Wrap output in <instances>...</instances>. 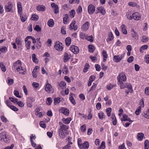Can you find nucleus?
<instances>
[{
  "mask_svg": "<svg viewBox=\"0 0 149 149\" xmlns=\"http://www.w3.org/2000/svg\"><path fill=\"white\" fill-rule=\"evenodd\" d=\"M118 84L121 89L124 88L125 86H123L124 82H125L127 80L126 76L125 74L123 73H120L117 77Z\"/></svg>",
  "mask_w": 149,
  "mask_h": 149,
  "instance_id": "f257e3e1",
  "label": "nucleus"
},
{
  "mask_svg": "<svg viewBox=\"0 0 149 149\" xmlns=\"http://www.w3.org/2000/svg\"><path fill=\"white\" fill-rule=\"evenodd\" d=\"M59 124L60 125L58 129V132L59 136L61 138H64L65 137V132L68 129V126L63 124L61 122H59Z\"/></svg>",
  "mask_w": 149,
  "mask_h": 149,
  "instance_id": "f03ea898",
  "label": "nucleus"
},
{
  "mask_svg": "<svg viewBox=\"0 0 149 149\" xmlns=\"http://www.w3.org/2000/svg\"><path fill=\"white\" fill-rule=\"evenodd\" d=\"M21 65L22 63L21 61L20 60H18L14 63L12 68L13 69H14L15 70H16L17 72H19V74L21 73L20 72L21 70L23 71L24 72H22V73L23 74H24V70H25V69L22 67Z\"/></svg>",
  "mask_w": 149,
  "mask_h": 149,
  "instance_id": "7ed1b4c3",
  "label": "nucleus"
},
{
  "mask_svg": "<svg viewBox=\"0 0 149 149\" xmlns=\"http://www.w3.org/2000/svg\"><path fill=\"white\" fill-rule=\"evenodd\" d=\"M31 40L34 44L36 42L35 38L31 36H28L25 39V45L27 49H29L31 47Z\"/></svg>",
  "mask_w": 149,
  "mask_h": 149,
  "instance_id": "20e7f679",
  "label": "nucleus"
},
{
  "mask_svg": "<svg viewBox=\"0 0 149 149\" xmlns=\"http://www.w3.org/2000/svg\"><path fill=\"white\" fill-rule=\"evenodd\" d=\"M13 7V3L11 2H9L4 6V9L6 12H9L12 10Z\"/></svg>",
  "mask_w": 149,
  "mask_h": 149,
  "instance_id": "39448f33",
  "label": "nucleus"
},
{
  "mask_svg": "<svg viewBox=\"0 0 149 149\" xmlns=\"http://www.w3.org/2000/svg\"><path fill=\"white\" fill-rule=\"evenodd\" d=\"M54 48L57 50L61 51L63 49V45L59 41H56L55 43Z\"/></svg>",
  "mask_w": 149,
  "mask_h": 149,
  "instance_id": "423d86ee",
  "label": "nucleus"
},
{
  "mask_svg": "<svg viewBox=\"0 0 149 149\" xmlns=\"http://www.w3.org/2000/svg\"><path fill=\"white\" fill-rule=\"evenodd\" d=\"M70 50L74 54H77L79 51V48L73 45H72L70 46Z\"/></svg>",
  "mask_w": 149,
  "mask_h": 149,
  "instance_id": "0eeeda50",
  "label": "nucleus"
},
{
  "mask_svg": "<svg viewBox=\"0 0 149 149\" xmlns=\"http://www.w3.org/2000/svg\"><path fill=\"white\" fill-rule=\"evenodd\" d=\"M131 35L133 40H137L138 39V34L134 31V29H132L131 30Z\"/></svg>",
  "mask_w": 149,
  "mask_h": 149,
  "instance_id": "6e6552de",
  "label": "nucleus"
},
{
  "mask_svg": "<svg viewBox=\"0 0 149 149\" xmlns=\"http://www.w3.org/2000/svg\"><path fill=\"white\" fill-rule=\"evenodd\" d=\"M34 101V98L32 97H28L26 101L27 106L30 107H31L32 106V103Z\"/></svg>",
  "mask_w": 149,
  "mask_h": 149,
  "instance_id": "1a4fd4ad",
  "label": "nucleus"
},
{
  "mask_svg": "<svg viewBox=\"0 0 149 149\" xmlns=\"http://www.w3.org/2000/svg\"><path fill=\"white\" fill-rule=\"evenodd\" d=\"M95 10V8L94 6L92 4L89 5L88 7V13L90 14H93Z\"/></svg>",
  "mask_w": 149,
  "mask_h": 149,
  "instance_id": "9d476101",
  "label": "nucleus"
},
{
  "mask_svg": "<svg viewBox=\"0 0 149 149\" xmlns=\"http://www.w3.org/2000/svg\"><path fill=\"white\" fill-rule=\"evenodd\" d=\"M123 57V56L121 54L117 55H115L113 57V60L115 62H119Z\"/></svg>",
  "mask_w": 149,
  "mask_h": 149,
  "instance_id": "9b49d317",
  "label": "nucleus"
},
{
  "mask_svg": "<svg viewBox=\"0 0 149 149\" xmlns=\"http://www.w3.org/2000/svg\"><path fill=\"white\" fill-rule=\"evenodd\" d=\"M123 86H125L124 88H127L129 91L130 93H132L133 92V90L132 88L131 84L130 83H126L125 84H123Z\"/></svg>",
  "mask_w": 149,
  "mask_h": 149,
  "instance_id": "f8f14e48",
  "label": "nucleus"
},
{
  "mask_svg": "<svg viewBox=\"0 0 149 149\" xmlns=\"http://www.w3.org/2000/svg\"><path fill=\"white\" fill-rule=\"evenodd\" d=\"M45 90L48 93H50L52 89V87L51 84L48 83V81L45 86Z\"/></svg>",
  "mask_w": 149,
  "mask_h": 149,
  "instance_id": "ddd939ff",
  "label": "nucleus"
},
{
  "mask_svg": "<svg viewBox=\"0 0 149 149\" xmlns=\"http://www.w3.org/2000/svg\"><path fill=\"white\" fill-rule=\"evenodd\" d=\"M60 112L63 113L65 115L68 116L69 113V110L67 108H61L59 110Z\"/></svg>",
  "mask_w": 149,
  "mask_h": 149,
  "instance_id": "4468645a",
  "label": "nucleus"
},
{
  "mask_svg": "<svg viewBox=\"0 0 149 149\" xmlns=\"http://www.w3.org/2000/svg\"><path fill=\"white\" fill-rule=\"evenodd\" d=\"M133 19L136 20H140L141 18V14L138 12H135L132 14Z\"/></svg>",
  "mask_w": 149,
  "mask_h": 149,
  "instance_id": "2eb2a0df",
  "label": "nucleus"
},
{
  "mask_svg": "<svg viewBox=\"0 0 149 149\" xmlns=\"http://www.w3.org/2000/svg\"><path fill=\"white\" fill-rule=\"evenodd\" d=\"M51 6L54 9V12L55 14H57L59 12V10L58 5L54 3L51 4Z\"/></svg>",
  "mask_w": 149,
  "mask_h": 149,
  "instance_id": "dca6fc26",
  "label": "nucleus"
},
{
  "mask_svg": "<svg viewBox=\"0 0 149 149\" xmlns=\"http://www.w3.org/2000/svg\"><path fill=\"white\" fill-rule=\"evenodd\" d=\"M89 24L88 22L86 21L82 26L81 28L83 31H86L89 28Z\"/></svg>",
  "mask_w": 149,
  "mask_h": 149,
  "instance_id": "f3484780",
  "label": "nucleus"
},
{
  "mask_svg": "<svg viewBox=\"0 0 149 149\" xmlns=\"http://www.w3.org/2000/svg\"><path fill=\"white\" fill-rule=\"evenodd\" d=\"M76 22L74 21H72L70 25L69 28L70 30L73 29L74 31L76 30L78 28L77 25H75Z\"/></svg>",
  "mask_w": 149,
  "mask_h": 149,
  "instance_id": "a211bd4d",
  "label": "nucleus"
},
{
  "mask_svg": "<svg viewBox=\"0 0 149 149\" xmlns=\"http://www.w3.org/2000/svg\"><path fill=\"white\" fill-rule=\"evenodd\" d=\"M89 147V144L88 142L85 141L83 143H82L79 148L80 149H88Z\"/></svg>",
  "mask_w": 149,
  "mask_h": 149,
  "instance_id": "6ab92c4d",
  "label": "nucleus"
},
{
  "mask_svg": "<svg viewBox=\"0 0 149 149\" xmlns=\"http://www.w3.org/2000/svg\"><path fill=\"white\" fill-rule=\"evenodd\" d=\"M120 28L123 33L125 35H127V32L126 26L125 24H122Z\"/></svg>",
  "mask_w": 149,
  "mask_h": 149,
  "instance_id": "aec40b11",
  "label": "nucleus"
},
{
  "mask_svg": "<svg viewBox=\"0 0 149 149\" xmlns=\"http://www.w3.org/2000/svg\"><path fill=\"white\" fill-rule=\"evenodd\" d=\"M71 120L72 119L70 117H68L67 118H63L62 120L63 123L66 125L69 124Z\"/></svg>",
  "mask_w": 149,
  "mask_h": 149,
  "instance_id": "412c9836",
  "label": "nucleus"
},
{
  "mask_svg": "<svg viewBox=\"0 0 149 149\" xmlns=\"http://www.w3.org/2000/svg\"><path fill=\"white\" fill-rule=\"evenodd\" d=\"M58 86L59 88L62 89L65 88L66 85L65 82L62 81L59 84Z\"/></svg>",
  "mask_w": 149,
  "mask_h": 149,
  "instance_id": "4be33fe9",
  "label": "nucleus"
},
{
  "mask_svg": "<svg viewBox=\"0 0 149 149\" xmlns=\"http://www.w3.org/2000/svg\"><path fill=\"white\" fill-rule=\"evenodd\" d=\"M19 15L21 20L22 22H24L27 19V17L26 15L22 13Z\"/></svg>",
  "mask_w": 149,
  "mask_h": 149,
  "instance_id": "5701e85b",
  "label": "nucleus"
},
{
  "mask_svg": "<svg viewBox=\"0 0 149 149\" xmlns=\"http://www.w3.org/2000/svg\"><path fill=\"white\" fill-rule=\"evenodd\" d=\"M113 39V36L111 32H109V33L108 37L106 41L107 42L112 41Z\"/></svg>",
  "mask_w": 149,
  "mask_h": 149,
  "instance_id": "b1692460",
  "label": "nucleus"
},
{
  "mask_svg": "<svg viewBox=\"0 0 149 149\" xmlns=\"http://www.w3.org/2000/svg\"><path fill=\"white\" fill-rule=\"evenodd\" d=\"M102 55L103 57V62H105L106 61L108 57L106 51L104 50H103L102 52Z\"/></svg>",
  "mask_w": 149,
  "mask_h": 149,
  "instance_id": "393cba45",
  "label": "nucleus"
},
{
  "mask_svg": "<svg viewBox=\"0 0 149 149\" xmlns=\"http://www.w3.org/2000/svg\"><path fill=\"white\" fill-rule=\"evenodd\" d=\"M97 9L103 15H104L106 13V11L104 8L102 6L97 8Z\"/></svg>",
  "mask_w": 149,
  "mask_h": 149,
  "instance_id": "a878e982",
  "label": "nucleus"
},
{
  "mask_svg": "<svg viewBox=\"0 0 149 149\" xmlns=\"http://www.w3.org/2000/svg\"><path fill=\"white\" fill-rule=\"evenodd\" d=\"M121 120L122 121L123 120L122 119ZM123 120L124 121H127L131 123H132L133 122V121L131 120L130 118H128V116L126 115H124L123 116Z\"/></svg>",
  "mask_w": 149,
  "mask_h": 149,
  "instance_id": "bb28decb",
  "label": "nucleus"
},
{
  "mask_svg": "<svg viewBox=\"0 0 149 149\" xmlns=\"http://www.w3.org/2000/svg\"><path fill=\"white\" fill-rule=\"evenodd\" d=\"M144 137V134L142 133H139L137 134V138L139 141L143 140Z\"/></svg>",
  "mask_w": 149,
  "mask_h": 149,
  "instance_id": "cd10ccee",
  "label": "nucleus"
},
{
  "mask_svg": "<svg viewBox=\"0 0 149 149\" xmlns=\"http://www.w3.org/2000/svg\"><path fill=\"white\" fill-rule=\"evenodd\" d=\"M6 133V132L3 131L0 134V139H1V140H3L6 137V136H7Z\"/></svg>",
  "mask_w": 149,
  "mask_h": 149,
  "instance_id": "c85d7f7f",
  "label": "nucleus"
},
{
  "mask_svg": "<svg viewBox=\"0 0 149 149\" xmlns=\"http://www.w3.org/2000/svg\"><path fill=\"white\" fill-rule=\"evenodd\" d=\"M7 51V48L6 47L3 46L0 48V54L1 53H5Z\"/></svg>",
  "mask_w": 149,
  "mask_h": 149,
  "instance_id": "c756f323",
  "label": "nucleus"
},
{
  "mask_svg": "<svg viewBox=\"0 0 149 149\" xmlns=\"http://www.w3.org/2000/svg\"><path fill=\"white\" fill-rule=\"evenodd\" d=\"M71 39L70 37H67L65 39V42L66 45L69 46L71 44Z\"/></svg>",
  "mask_w": 149,
  "mask_h": 149,
  "instance_id": "7c9ffc66",
  "label": "nucleus"
},
{
  "mask_svg": "<svg viewBox=\"0 0 149 149\" xmlns=\"http://www.w3.org/2000/svg\"><path fill=\"white\" fill-rule=\"evenodd\" d=\"M143 116L145 118L149 119V109H148L147 111L143 113Z\"/></svg>",
  "mask_w": 149,
  "mask_h": 149,
  "instance_id": "2f4dec72",
  "label": "nucleus"
},
{
  "mask_svg": "<svg viewBox=\"0 0 149 149\" xmlns=\"http://www.w3.org/2000/svg\"><path fill=\"white\" fill-rule=\"evenodd\" d=\"M36 9L39 11H44L45 10V8L44 6L39 5L37 7Z\"/></svg>",
  "mask_w": 149,
  "mask_h": 149,
  "instance_id": "473e14b6",
  "label": "nucleus"
},
{
  "mask_svg": "<svg viewBox=\"0 0 149 149\" xmlns=\"http://www.w3.org/2000/svg\"><path fill=\"white\" fill-rule=\"evenodd\" d=\"M63 73L67 74L69 72L68 68L65 66H64L62 69Z\"/></svg>",
  "mask_w": 149,
  "mask_h": 149,
  "instance_id": "72a5a7b5",
  "label": "nucleus"
},
{
  "mask_svg": "<svg viewBox=\"0 0 149 149\" xmlns=\"http://www.w3.org/2000/svg\"><path fill=\"white\" fill-rule=\"evenodd\" d=\"M98 116L99 118L101 120L104 119L105 118V115H104V113L102 111H101L98 114Z\"/></svg>",
  "mask_w": 149,
  "mask_h": 149,
  "instance_id": "f704fd0d",
  "label": "nucleus"
},
{
  "mask_svg": "<svg viewBox=\"0 0 149 149\" xmlns=\"http://www.w3.org/2000/svg\"><path fill=\"white\" fill-rule=\"evenodd\" d=\"M148 46L147 45H144L142 46L140 48V52L141 53L143 52V50L146 49L148 48Z\"/></svg>",
  "mask_w": 149,
  "mask_h": 149,
  "instance_id": "c9c22d12",
  "label": "nucleus"
},
{
  "mask_svg": "<svg viewBox=\"0 0 149 149\" xmlns=\"http://www.w3.org/2000/svg\"><path fill=\"white\" fill-rule=\"evenodd\" d=\"M69 58L70 57L68 54L67 53H65L63 58L64 62H67Z\"/></svg>",
  "mask_w": 149,
  "mask_h": 149,
  "instance_id": "e433bc0d",
  "label": "nucleus"
},
{
  "mask_svg": "<svg viewBox=\"0 0 149 149\" xmlns=\"http://www.w3.org/2000/svg\"><path fill=\"white\" fill-rule=\"evenodd\" d=\"M112 118L113 120L112 121L113 125H116L117 121L116 119V117L114 114L112 115Z\"/></svg>",
  "mask_w": 149,
  "mask_h": 149,
  "instance_id": "4c0bfd02",
  "label": "nucleus"
},
{
  "mask_svg": "<svg viewBox=\"0 0 149 149\" xmlns=\"http://www.w3.org/2000/svg\"><path fill=\"white\" fill-rule=\"evenodd\" d=\"M88 50L90 52H93L95 50V47L92 45H90L88 46Z\"/></svg>",
  "mask_w": 149,
  "mask_h": 149,
  "instance_id": "58836bf2",
  "label": "nucleus"
},
{
  "mask_svg": "<svg viewBox=\"0 0 149 149\" xmlns=\"http://www.w3.org/2000/svg\"><path fill=\"white\" fill-rule=\"evenodd\" d=\"M87 35L84 33L81 32L79 34V37L82 40L86 39Z\"/></svg>",
  "mask_w": 149,
  "mask_h": 149,
  "instance_id": "ea45409f",
  "label": "nucleus"
},
{
  "mask_svg": "<svg viewBox=\"0 0 149 149\" xmlns=\"http://www.w3.org/2000/svg\"><path fill=\"white\" fill-rule=\"evenodd\" d=\"M149 40L148 38L146 36H143L142 37L141 41L143 42H146Z\"/></svg>",
  "mask_w": 149,
  "mask_h": 149,
  "instance_id": "a19ab883",
  "label": "nucleus"
},
{
  "mask_svg": "<svg viewBox=\"0 0 149 149\" xmlns=\"http://www.w3.org/2000/svg\"><path fill=\"white\" fill-rule=\"evenodd\" d=\"M0 67L1 68L2 71L3 72H5L6 71V68L3 63L2 62H0Z\"/></svg>",
  "mask_w": 149,
  "mask_h": 149,
  "instance_id": "79ce46f5",
  "label": "nucleus"
},
{
  "mask_svg": "<svg viewBox=\"0 0 149 149\" xmlns=\"http://www.w3.org/2000/svg\"><path fill=\"white\" fill-rule=\"evenodd\" d=\"M54 24V22L52 19H51L48 21V25L49 26L52 27L53 26Z\"/></svg>",
  "mask_w": 149,
  "mask_h": 149,
  "instance_id": "37998d69",
  "label": "nucleus"
},
{
  "mask_svg": "<svg viewBox=\"0 0 149 149\" xmlns=\"http://www.w3.org/2000/svg\"><path fill=\"white\" fill-rule=\"evenodd\" d=\"M144 143L145 149H148L149 148V142L147 140H145Z\"/></svg>",
  "mask_w": 149,
  "mask_h": 149,
  "instance_id": "c03bdc74",
  "label": "nucleus"
},
{
  "mask_svg": "<svg viewBox=\"0 0 149 149\" xmlns=\"http://www.w3.org/2000/svg\"><path fill=\"white\" fill-rule=\"evenodd\" d=\"M69 17V15L66 14L65 15L64 17L63 18V22L64 24H66L67 23V19Z\"/></svg>",
  "mask_w": 149,
  "mask_h": 149,
  "instance_id": "a18cd8bd",
  "label": "nucleus"
},
{
  "mask_svg": "<svg viewBox=\"0 0 149 149\" xmlns=\"http://www.w3.org/2000/svg\"><path fill=\"white\" fill-rule=\"evenodd\" d=\"M105 148V143L104 141H102L100 146L98 148V149H104Z\"/></svg>",
  "mask_w": 149,
  "mask_h": 149,
  "instance_id": "49530a36",
  "label": "nucleus"
},
{
  "mask_svg": "<svg viewBox=\"0 0 149 149\" xmlns=\"http://www.w3.org/2000/svg\"><path fill=\"white\" fill-rule=\"evenodd\" d=\"M111 110V108L110 107L106 109V111L107 113V115L108 117H109L110 116Z\"/></svg>",
  "mask_w": 149,
  "mask_h": 149,
  "instance_id": "de8ad7c7",
  "label": "nucleus"
},
{
  "mask_svg": "<svg viewBox=\"0 0 149 149\" xmlns=\"http://www.w3.org/2000/svg\"><path fill=\"white\" fill-rule=\"evenodd\" d=\"M115 86V85L111 84H109L107 86V88L109 90H110Z\"/></svg>",
  "mask_w": 149,
  "mask_h": 149,
  "instance_id": "09e8293b",
  "label": "nucleus"
},
{
  "mask_svg": "<svg viewBox=\"0 0 149 149\" xmlns=\"http://www.w3.org/2000/svg\"><path fill=\"white\" fill-rule=\"evenodd\" d=\"M89 65L88 63H86L84 66V68L83 70V72H86L88 71V69L89 68Z\"/></svg>",
  "mask_w": 149,
  "mask_h": 149,
  "instance_id": "8fccbe9b",
  "label": "nucleus"
},
{
  "mask_svg": "<svg viewBox=\"0 0 149 149\" xmlns=\"http://www.w3.org/2000/svg\"><path fill=\"white\" fill-rule=\"evenodd\" d=\"M38 19V16L35 14L33 15L31 17V19L33 20L37 21Z\"/></svg>",
  "mask_w": 149,
  "mask_h": 149,
  "instance_id": "3c124183",
  "label": "nucleus"
},
{
  "mask_svg": "<svg viewBox=\"0 0 149 149\" xmlns=\"http://www.w3.org/2000/svg\"><path fill=\"white\" fill-rule=\"evenodd\" d=\"M33 61V62L37 63H38V60L36 57V55L35 54H33L32 55Z\"/></svg>",
  "mask_w": 149,
  "mask_h": 149,
  "instance_id": "603ef678",
  "label": "nucleus"
},
{
  "mask_svg": "<svg viewBox=\"0 0 149 149\" xmlns=\"http://www.w3.org/2000/svg\"><path fill=\"white\" fill-rule=\"evenodd\" d=\"M127 18L129 20H132L133 19L132 14V15L130 12H129L126 15Z\"/></svg>",
  "mask_w": 149,
  "mask_h": 149,
  "instance_id": "864d4df0",
  "label": "nucleus"
},
{
  "mask_svg": "<svg viewBox=\"0 0 149 149\" xmlns=\"http://www.w3.org/2000/svg\"><path fill=\"white\" fill-rule=\"evenodd\" d=\"M52 102V98L50 97H48L46 101V103L48 105H50L51 104Z\"/></svg>",
  "mask_w": 149,
  "mask_h": 149,
  "instance_id": "5fc2aeb1",
  "label": "nucleus"
},
{
  "mask_svg": "<svg viewBox=\"0 0 149 149\" xmlns=\"http://www.w3.org/2000/svg\"><path fill=\"white\" fill-rule=\"evenodd\" d=\"M54 104L55 105H56L60 102V98L58 97L55 98H54Z\"/></svg>",
  "mask_w": 149,
  "mask_h": 149,
  "instance_id": "6e6d98bb",
  "label": "nucleus"
},
{
  "mask_svg": "<svg viewBox=\"0 0 149 149\" xmlns=\"http://www.w3.org/2000/svg\"><path fill=\"white\" fill-rule=\"evenodd\" d=\"M72 144V142H69L67 145L63 147V149H69L71 147L70 145Z\"/></svg>",
  "mask_w": 149,
  "mask_h": 149,
  "instance_id": "4d7b16f0",
  "label": "nucleus"
},
{
  "mask_svg": "<svg viewBox=\"0 0 149 149\" xmlns=\"http://www.w3.org/2000/svg\"><path fill=\"white\" fill-rule=\"evenodd\" d=\"M141 107H139L137 108L135 112V113L136 115H139L140 113L141 112Z\"/></svg>",
  "mask_w": 149,
  "mask_h": 149,
  "instance_id": "13d9d810",
  "label": "nucleus"
},
{
  "mask_svg": "<svg viewBox=\"0 0 149 149\" xmlns=\"http://www.w3.org/2000/svg\"><path fill=\"white\" fill-rule=\"evenodd\" d=\"M145 61L147 63H149V55L146 54L145 56Z\"/></svg>",
  "mask_w": 149,
  "mask_h": 149,
  "instance_id": "bf43d9fd",
  "label": "nucleus"
},
{
  "mask_svg": "<svg viewBox=\"0 0 149 149\" xmlns=\"http://www.w3.org/2000/svg\"><path fill=\"white\" fill-rule=\"evenodd\" d=\"M5 103L9 108L12 105L11 102L9 100H6L5 101Z\"/></svg>",
  "mask_w": 149,
  "mask_h": 149,
  "instance_id": "052dcab7",
  "label": "nucleus"
},
{
  "mask_svg": "<svg viewBox=\"0 0 149 149\" xmlns=\"http://www.w3.org/2000/svg\"><path fill=\"white\" fill-rule=\"evenodd\" d=\"M69 100L70 101V102L73 105H75L76 104L75 101L73 97L72 96H70L69 97Z\"/></svg>",
  "mask_w": 149,
  "mask_h": 149,
  "instance_id": "680f3d73",
  "label": "nucleus"
},
{
  "mask_svg": "<svg viewBox=\"0 0 149 149\" xmlns=\"http://www.w3.org/2000/svg\"><path fill=\"white\" fill-rule=\"evenodd\" d=\"M15 42L18 45L21 44V42L20 41V38L19 37L17 38L15 40Z\"/></svg>",
  "mask_w": 149,
  "mask_h": 149,
  "instance_id": "e2e57ef3",
  "label": "nucleus"
},
{
  "mask_svg": "<svg viewBox=\"0 0 149 149\" xmlns=\"http://www.w3.org/2000/svg\"><path fill=\"white\" fill-rule=\"evenodd\" d=\"M86 39L91 42H92L93 40V36L91 35L87 37H86Z\"/></svg>",
  "mask_w": 149,
  "mask_h": 149,
  "instance_id": "0e129e2a",
  "label": "nucleus"
},
{
  "mask_svg": "<svg viewBox=\"0 0 149 149\" xmlns=\"http://www.w3.org/2000/svg\"><path fill=\"white\" fill-rule=\"evenodd\" d=\"M81 130L82 132H84L86 130V126L85 124L82 125L81 127Z\"/></svg>",
  "mask_w": 149,
  "mask_h": 149,
  "instance_id": "69168bd1",
  "label": "nucleus"
},
{
  "mask_svg": "<svg viewBox=\"0 0 149 149\" xmlns=\"http://www.w3.org/2000/svg\"><path fill=\"white\" fill-rule=\"evenodd\" d=\"M34 29L38 32L40 31L41 30V28L39 25H36Z\"/></svg>",
  "mask_w": 149,
  "mask_h": 149,
  "instance_id": "338daca9",
  "label": "nucleus"
},
{
  "mask_svg": "<svg viewBox=\"0 0 149 149\" xmlns=\"http://www.w3.org/2000/svg\"><path fill=\"white\" fill-rule=\"evenodd\" d=\"M145 93L146 95H149V87H147L145 88Z\"/></svg>",
  "mask_w": 149,
  "mask_h": 149,
  "instance_id": "774afa93",
  "label": "nucleus"
}]
</instances>
